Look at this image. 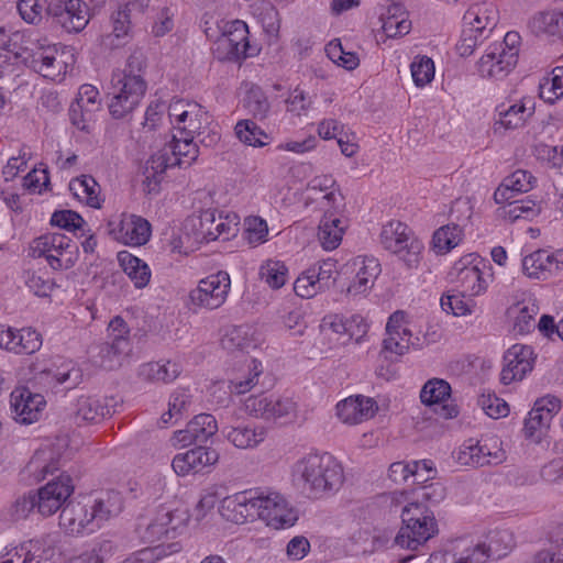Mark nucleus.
<instances>
[{"label":"nucleus","instance_id":"f257e3e1","mask_svg":"<svg viewBox=\"0 0 563 563\" xmlns=\"http://www.w3.org/2000/svg\"><path fill=\"white\" fill-rule=\"evenodd\" d=\"M294 476L314 498L336 492L344 482L343 467L330 453L303 456L294 465Z\"/></svg>","mask_w":563,"mask_h":563},{"label":"nucleus","instance_id":"f03ea898","mask_svg":"<svg viewBox=\"0 0 563 563\" xmlns=\"http://www.w3.org/2000/svg\"><path fill=\"white\" fill-rule=\"evenodd\" d=\"M379 241L386 251L397 255L408 268L419 265L423 243L406 223L389 221L383 225Z\"/></svg>","mask_w":563,"mask_h":563},{"label":"nucleus","instance_id":"7ed1b4c3","mask_svg":"<svg viewBox=\"0 0 563 563\" xmlns=\"http://www.w3.org/2000/svg\"><path fill=\"white\" fill-rule=\"evenodd\" d=\"M519 40L517 32H508L501 43L490 45L477 62L481 77L496 80L506 78L518 63Z\"/></svg>","mask_w":563,"mask_h":563},{"label":"nucleus","instance_id":"20e7f679","mask_svg":"<svg viewBox=\"0 0 563 563\" xmlns=\"http://www.w3.org/2000/svg\"><path fill=\"white\" fill-rule=\"evenodd\" d=\"M147 82L135 77L112 74L108 108L114 119H126L139 107L145 96Z\"/></svg>","mask_w":563,"mask_h":563},{"label":"nucleus","instance_id":"39448f33","mask_svg":"<svg viewBox=\"0 0 563 563\" xmlns=\"http://www.w3.org/2000/svg\"><path fill=\"white\" fill-rule=\"evenodd\" d=\"M147 82L135 77L112 74L108 108L114 119H126L139 107L145 96Z\"/></svg>","mask_w":563,"mask_h":563},{"label":"nucleus","instance_id":"423d86ee","mask_svg":"<svg viewBox=\"0 0 563 563\" xmlns=\"http://www.w3.org/2000/svg\"><path fill=\"white\" fill-rule=\"evenodd\" d=\"M34 256L45 257L53 269H69L77 261L78 246L71 239L60 234H45L34 240Z\"/></svg>","mask_w":563,"mask_h":563},{"label":"nucleus","instance_id":"0eeeda50","mask_svg":"<svg viewBox=\"0 0 563 563\" xmlns=\"http://www.w3.org/2000/svg\"><path fill=\"white\" fill-rule=\"evenodd\" d=\"M168 117L181 135L190 137L201 135L211 123V117L201 104L185 99L169 103Z\"/></svg>","mask_w":563,"mask_h":563},{"label":"nucleus","instance_id":"6e6552de","mask_svg":"<svg viewBox=\"0 0 563 563\" xmlns=\"http://www.w3.org/2000/svg\"><path fill=\"white\" fill-rule=\"evenodd\" d=\"M257 518L274 529L292 527L298 514L288 500L277 492L257 494Z\"/></svg>","mask_w":563,"mask_h":563},{"label":"nucleus","instance_id":"1a4fd4ad","mask_svg":"<svg viewBox=\"0 0 563 563\" xmlns=\"http://www.w3.org/2000/svg\"><path fill=\"white\" fill-rule=\"evenodd\" d=\"M560 410L561 400L555 396L548 395L537 399L525 419V438L540 443L548 435L551 421Z\"/></svg>","mask_w":563,"mask_h":563},{"label":"nucleus","instance_id":"9d476101","mask_svg":"<svg viewBox=\"0 0 563 563\" xmlns=\"http://www.w3.org/2000/svg\"><path fill=\"white\" fill-rule=\"evenodd\" d=\"M231 287L230 275L220 271L201 279L189 294L194 306L209 310L220 308L227 300Z\"/></svg>","mask_w":563,"mask_h":563},{"label":"nucleus","instance_id":"9b49d317","mask_svg":"<svg viewBox=\"0 0 563 563\" xmlns=\"http://www.w3.org/2000/svg\"><path fill=\"white\" fill-rule=\"evenodd\" d=\"M74 492L73 479L67 474H60L56 479L34 492L37 512L44 517L59 510Z\"/></svg>","mask_w":563,"mask_h":563},{"label":"nucleus","instance_id":"f8f14e48","mask_svg":"<svg viewBox=\"0 0 563 563\" xmlns=\"http://www.w3.org/2000/svg\"><path fill=\"white\" fill-rule=\"evenodd\" d=\"M336 262L327 260L318 267H310L302 273L294 284V290L301 298H311L320 291L329 289L334 284Z\"/></svg>","mask_w":563,"mask_h":563},{"label":"nucleus","instance_id":"ddd939ff","mask_svg":"<svg viewBox=\"0 0 563 563\" xmlns=\"http://www.w3.org/2000/svg\"><path fill=\"white\" fill-rule=\"evenodd\" d=\"M48 16L67 32L78 33L89 22V7L82 0H51Z\"/></svg>","mask_w":563,"mask_h":563},{"label":"nucleus","instance_id":"4468645a","mask_svg":"<svg viewBox=\"0 0 563 563\" xmlns=\"http://www.w3.org/2000/svg\"><path fill=\"white\" fill-rule=\"evenodd\" d=\"M108 228L113 239L133 246L145 244L152 233L150 222L135 214H122L119 220L109 221Z\"/></svg>","mask_w":563,"mask_h":563},{"label":"nucleus","instance_id":"2eb2a0df","mask_svg":"<svg viewBox=\"0 0 563 563\" xmlns=\"http://www.w3.org/2000/svg\"><path fill=\"white\" fill-rule=\"evenodd\" d=\"M59 525L73 536L88 534L99 529L87 497L65 504L59 515Z\"/></svg>","mask_w":563,"mask_h":563},{"label":"nucleus","instance_id":"dca6fc26","mask_svg":"<svg viewBox=\"0 0 563 563\" xmlns=\"http://www.w3.org/2000/svg\"><path fill=\"white\" fill-rule=\"evenodd\" d=\"M503 360L500 382L509 385L523 379L533 369L536 354L530 345L514 344L505 352Z\"/></svg>","mask_w":563,"mask_h":563},{"label":"nucleus","instance_id":"f3484780","mask_svg":"<svg viewBox=\"0 0 563 563\" xmlns=\"http://www.w3.org/2000/svg\"><path fill=\"white\" fill-rule=\"evenodd\" d=\"M198 222L197 239L206 242L216 241L219 238L229 240L230 236L235 235L239 223L236 214L223 217L222 212L212 209L203 210L198 218Z\"/></svg>","mask_w":563,"mask_h":563},{"label":"nucleus","instance_id":"a211bd4d","mask_svg":"<svg viewBox=\"0 0 563 563\" xmlns=\"http://www.w3.org/2000/svg\"><path fill=\"white\" fill-rule=\"evenodd\" d=\"M221 516L233 523L243 525L257 518V493L252 490L239 492L221 500Z\"/></svg>","mask_w":563,"mask_h":563},{"label":"nucleus","instance_id":"6ab92c4d","mask_svg":"<svg viewBox=\"0 0 563 563\" xmlns=\"http://www.w3.org/2000/svg\"><path fill=\"white\" fill-rule=\"evenodd\" d=\"M186 520L184 512L161 508L143 530L141 529L142 526H139L140 536L144 542L148 543L159 541L164 537L172 536L174 538L176 531L185 526Z\"/></svg>","mask_w":563,"mask_h":563},{"label":"nucleus","instance_id":"aec40b11","mask_svg":"<svg viewBox=\"0 0 563 563\" xmlns=\"http://www.w3.org/2000/svg\"><path fill=\"white\" fill-rule=\"evenodd\" d=\"M245 410L255 418L276 420L289 417L296 411V402L290 398L267 395L251 396L245 400Z\"/></svg>","mask_w":563,"mask_h":563},{"label":"nucleus","instance_id":"412c9836","mask_svg":"<svg viewBox=\"0 0 563 563\" xmlns=\"http://www.w3.org/2000/svg\"><path fill=\"white\" fill-rule=\"evenodd\" d=\"M461 465L483 467L485 465H497L505 460V452L499 448L497 441L489 446L488 443H481L474 439L465 441L456 456Z\"/></svg>","mask_w":563,"mask_h":563},{"label":"nucleus","instance_id":"4be33fe9","mask_svg":"<svg viewBox=\"0 0 563 563\" xmlns=\"http://www.w3.org/2000/svg\"><path fill=\"white\" fill-rule=\"evenodd\" d=\"M438 532L439 528L434 515H427L426 520L416 519L404 525L394 536V543L399 548L416 551Z\"/></svg>","mask_w":563,"mask_h":563},{"label":"nucleus","instance_id":"5701e85b","mask_svg":"<svg viewBox=\"0 0 563 563\" xmlns=\"http://www.w3.org/2000/svg\"><path fill=\"white\" fill-rule=\"evenodd\" d=\"M219 461V453L211 446L198 445L185 453H178L172 461L174 472L179 476L200 473Z\"/></svg>","mask_w":563,"mask_h":563},{"label":"nucleus","instance_id":"b1692460","mask_svg":"<svg viewBox=\"0 0 563 563\" xmlns=\"http://www.w3.org/2000/svg\"><path fill=\"white\" fill-rule=\"evenodd\" d=\"M14 419L23 424H31L38 420L46 404L41 394L31 391L27 387H16L10 396Z\"/></svg>","mask_w":563,"mask_h":563},{"label":"nucleus","instance_id":"393cba45","mask_svg":"<svg viewBox=\"0 0 563 563\" xmlns=\"http://www.w3.org/2000/svg\"><path fill=\"white\" fill-rule=\"evenodd\" d=\"M536 102L531 97H523L520 100L506 104L501 103L496 107L495 131L499 128L506 130H515L523 126L527 121L534 114Z\"/></svg>","mask_w":563,"mask_h":563},{"label":"nucleus","instance_id":"a878e982","mask_svg":"<svg viewBox=\"0 0 563 563\" xmlns=\"http://www.w3.org/2000/svg\"><path fill=\"white\" fill-rule=\"evenodd\" d=\"M57 49L55 46H41L35 51L24 47L20 64L33 69L45 78L54 79L59 76L64 62L57 60Z\"/></svg>","mask_w":563,"mask_h":563},{"label":"nucleus","instance_id":"bb28decb","mask_svg":"<svg viewBox=\"0 0 563 563\" xmlns=\"http://www.w3.org/2000/svg\"><path fill=\"white\" fill-rule=\"evenodd\" d=\"M218 48L225 52V58L229 60H240L249 56V27L245 22L235 20L231 22L218 40Z\"/></svg>","mask_w":563,"mask_h":563},{"label":"nucleus","instance_id":"cd10ccee","mask_svg":"<svg viewBox=\"0 0 563 563\" xmlns=\"http://www.w3.org/2000/svg\"><path fill=\"white\" fill-rule=\"evenodd\" d=\"M55 554V549L51 542L45 539H30L7 550L3 554L12 563H42L51 560Z\"/></svg>","mask_w":563,"mask_h":563},{"label":"nucleus","instance_id":"c85d7f7f","mask_svg":"<svg viewBox=\"0 0 563 563\" xmlns=\"http://www.w3.org/2000/svg\"><path fill=\"white\" fill-rule=\"evenodd\" d=\"M87 499L99 529L123 510V497L120 492L113 489L90 495Z\"/></svg>","mask_w":563,"mask_h":563},{"label":"nucleus","instance_id":"c756f323","mask_svg":"<svg viewBox=\"0 0 563 563\" xmlns=\"http://www.w3.org/2000/svg\"><path fill=\"white\" fill-rule=\"evenodd\" d=\"M376 410V401L362 395L349 397L336 405L338 417L347 424L361 423L374 417Z\"/></svg>","mask_w":563,"mask_h":563},{"label":"nucleus","instance_id":"7c9ffc66","mask_svg":"<svg viewBox=\"0 0 563 563\" xmlns=\"http://www.w3.org/2000/svg\"><path fill=\"white\" fill-rule=\"evenodd\" d=\"M427 563H485L482 552L472 551L465 540H456L445 549L433 552Z\"/></svg>","mask_w":563,"mask_h":563},{"label":"nucleus","instance_id":"2f4dec72","mask_svg":"<svg viewBox=\"0 0 563 563\" xmlns=\"http://www.w3.org/2000/svg\"><path fill=\"white\" fill-rule=\"evenodd\" d=\"M536 181L537 178L530 172L517 169L498 186L494 192V200L498 205L505 203L514 199L516 195L531 190Z\"/></svg>","mask_w":563,"mask_h":563},{"label":"nucleus","instance_id":"473e14b6","mask_svg":"<svg viewBox=\"0 0 563 563\" xmlns=\"http://www.w3.org/2000/svg\"><path fill=\"white\" fill-rule=\"evenodd\" d=\"M463 25L472 27L479 37L488 38L497 25L496 11L492 5L473 4L464 13Z\"/></svg>","mask_w":563,"mask_h":563},{"label":"nucleus","instance_id":"72a5a7b5","mask_svg":"<svg viewBox=\"0 0 563 563\" xmlns=\"http://www.w3.org/2000/svg\"><path fill=\"white\" fill-rule=\"evenodd\" d=\"M515 545L512 533L508 530H495L487 537V542L471 544L472 551H479L485 558V563L489 559L498 560L507 555Z\"/></svg>","mask_w":563,"mask_h":563},{"label":"nucleus","instance_id":"f704fd0d","mask_svg":"<svg viewBox=\"0 0 563 563\" xmlns=\"http://www.w3.org/2000/svg\"><path fill=\"white\" fill-rule=\"evenodd\" d=\"M454 269L463 296H478L486 290L487 283L476 265L471 266L463 258L455 264Z\"/></svg>","mask_w":563,"mask_h":563},{"label":"nucleus","instance_id":"c9c22d12","mask_svg":"<svg viewBox=\"0 0 563 563\" xmlns=\"http://www.w3.org/2000/svg\"><path fill=\"white\" fill-rule=\"evenodd\" d=\"M47 377H51L57 385H64L66 389H73L82 382V371L79 365L71 360L58 358L51 367L43 371Z\"/></svg>","mask_w":563,"mask_h":563},{"label":"nucleus","instance_id":"e433bc0d","mask_svg":"<svg viewBox=\"0 0 563 563\" xmlns=\"http://www.w3.org/2000/svg\"><path fill=\"white\" fill-rule=\"evenodd\" d=\"M522 269L529 277L547 278L559 269V260L549 251L538 250L522 260Z\"/></svg>","mask_w":563,"mask_h":563},{"label":"nucleus","instance_id":"4c0bfd02","mask_svg":"<svg viewBox=\"0 0 563 563\" xmlns=\"http://www.w3.org/2000/svg\"><path fill=\"white\" fill-rule=\"evenodd\" d=\"M223 435L235 448L251 449L258 445L266 437V430L263 427L238 426L223 428Z\"/></svg>","mask_w":563,"mask_h":563},{"label":"nucleus","instance_id":"58836bf2","mask_svg":"<svg viewBox=\"0 0 563 563\" xmlns=\"http://www.w3.org/2000/svg\"><path fill=\"white\" fill-rule=\"evenodd\" d=\"M58 470V460L49 446L38 449L26 464L24 472L36 482L45 479L46 475Z\"/></svg>","mask_w":563,"mask_h":563},{"label":"nucleus","instance_id":"ea45409f","mask_svg":"<svg viewBox=\"0 0 563 563\" xmlns=\"http://www.w3.org/2000/svg\"><path fill=\"white\" fill-rule=\"evenodd\" d=\"M118 261L123 272L133 282L136 288H144L151 278V271L146 263L128 251L118 253Z\"/></svg>","mask_w":563,"mask_h":563},{"label":"nucleus","instance_id":"a19ab883","mask_svg":"<svg viewBox=\"0 0 563 563\" xmlns=\"http://www.w3.org/2000/svg\"><path fill=\"white\" fill-rule=\"evenodd\" d=\"M341 224V219L328 209L320 221L318 232L319 241L324 250L331 251L340 245L344 232Z\"/></svg>","mask_w":563,"mask_h":563},{"label":"nucleus","instance_id":"79ce46f5","mask_svg":"<svg viewBox=\"0 0 563 563\" xmlns=\"http://www.w3.org/2000/svg\"><path fill=\"white\" fill-rule=\"evenodd\" d=\"M130 12L131 9L124 7L123 9L118 10L112 15L113 30L112 33L107 34L102 38V44L109 48H117L126 43L128 37H130L131 32V21H130Z\"/></svg>","mask_w":563,"mask_h":563},{"label":"nucleus","instance_id":"37998d69","mask_svg":"<svg viewBox=\"0 0 563 563\" xmlns=\"http://www.w3.org/2000/svg\"><path fill=\"white\" fill-rule=\"evenodd\" d=\"M536 34L563 38V12L550 11L536 14L529 22Z\"/></svg>","mask_w":563,"mask_h":563},{"label":"nucleus","instance_id":"c03bdc74","mask_svg":"<svg viewBox=\"0 0 563 563\" xmlns=\"http://www.w3.org/2000/svg\"><path fill=\"white\" fill-rule=\"evenodd\" d=\"M69 190L79 201H85L89 207H101L99 185L93 177L82 175L71 179L69 183Z\"/></svg>","mask_w":563,"mask_h":563},{"label":"nucleus","instance_id":"a18cd8bd","mask_svg":"<svg viewBox=\"0 0 563 563\" xmlns=\"http://www.w3.org/2000/svg\"><path fill=\"white\" fill-rule=\"evenodd\" d=\"M195 137L184 136L177 137L173 135L170 142L166 143V151L170 153L172 157L179 158L177 166H190L199 155V148L194 143Z\"/></svg>","mask_w":563,"mask_h":563},{"label":"nucleus","instance_id":"49530a36","mask_svg":"<svg viewBox=\"0 0 563 563\" xmlns=\"http://www.w3.org/2000/svg\"><path fill=\"white\" fill-rule=\"evenodd\" d=\"M76 418L86 422H98L110 415V408L92 396H80L76 402Z\"/></svg>","mask_w":563,"mask_h":563},{"label":"nucleus","instance_id":"de8ad7c7","mask_svg":"<svg viewBox=\"0 0 563 563\" xmlns=\"http://www.w3.org/2000/svg\"><path fill=\"white\" fill-rule=\"evenodd\" d=\"M411 29V21L406 18L402 4L388 5L386 18L383 19V30L388 37L406 35Z\"/></svg>","mask_w":563,"mask_h":563},{"label":"nucleus","instance_id":"09e8293b","mask_svg":"<svg viewBox=\"0 0 563 563\" xmlns=\"http://www.w3.org/2000/svg\"><path fill=\"white\" fill-rule=\"evenodd\" d=\"M505 203H507V207L503 208L501 214L510 222H515L519 219L531 221L538 217L542 210L541 203L530 199L529 197L521 200H515L514 198Z\"/></svg>","mask_w":563,"mask_h":563},{"label":"nucleus","instance_id":"8fccbe9b","mask_svg":"<svg viewBox=\"0 0 563 563\" xmlns=\"http://www.w3.org/2000/svg\"><path fill=\"white\" fill-rule=\"evenodd\" d=\"M463 238V230L452 223L439 228L432 236V245L437 253L445 254L457 246Z\"/></svg>","mask_w":563,"mask_h":563},{"label":"nucleus","instance_id":"3c124183","mask_svg":"<svg viewBox=\"0 0 563 563\" xmlns=\"http://www.w3.org/2000/svg\"><path fill=\"white\" fill-rule=\"evenodd\" d=\"M537 305L519 302L509 308L508 313L515 318L514 329L520 334L530 333L536 328Z\"/></svg>","mask_w":563,"mask_h":563},{"label":"nucleus","instance_id":"603ef678","mask_svg":"<svg viewBox=\"0 0 563 563\" xmlns=\"http://www.w3.org/2000/svg\"><path fill=\"white\" fill-rule=\"evenodd\" d=\"M242 104L249 114L260 121L267 117L271 109L265 92L261 87L254 85L247 89L242 100Z\"/></svg>","mask_w":563,"mask_h":563},{"label":"nucleus","instance_id":"864d4df0","mask_svg":"<svg viewBox=\"0 0 563 563\" xmlns=\"http://www.w3.org/2000/svg\"><path fill=\"white\" fill-rule=\"evenodd\" d=\"M19 34H11L4 26H0V65L20 64V58L24 51L16 38Z\"/></svg>","mask_w":563,"mask_h":563},{"label":"nucleus","instance_id":"5fc2aeb1","mask_svg":"<svg viewBox=\"0 0 563 563\" xmlns=\"http://www.w3.org/2000/svg\"><path fill=\"white\" fill-rule=\"evenodd\" d=\"M42 345L41 334L31 328L19 331L12 330V342L9 344V351L16 354H32L40 350Z\"/></svg>","mask_w":563,"mask_h":563},{"label":"nucleus","instance_id":"6e6d98bb","mask_svg":"<svg viewBox=\"0 0 563 563\" xmlns=\"http://www.w3.org/2000/svg\"><path fill=\"white\" fill-rule=\"evenodd\" d=\"M224 350L247 351L250 347H255V341L251 328L246 325H238L230 329L221 340Z\"/></svg>","mask_w":563,"mask_h":563},{"label":"nucleus","instance_id":"4d7b16f0","mask_svg":"<svg viewBox=\"0 0 563 563\" xmlns=\"http://www.w3.org/2000/svg\"><path fill=\"white\" fill-rule=\"evenodd\" d=\"M263 374L262 363L252 360L247 365V372L241 376H235L229 380L231 394L244 395L258 384V378Z\"/></svg>","mask_w":563,"mask_h":563},{"label":"nucleus","instance_id":"13d9d810","mask_svg":"<svg viewBox=\"0 0 563 563\" xmlns=\"http://www.w3.org/2000/svg\"><path fill=\"white\" fill-rule=\"evenodd\" d=\"M179 549L178 543H170L166 547L158 545L154 548H145L132 553L124 559L122 563H156L164 556L178 552Z\"/></svg>","mask_w":563,"mask_h":563},{"label":"nucleus","instance_id":"bf43d9fd","mask_svg":"<svg viewBox=\"0 0 563 563\" xmlns=\"http://www.w3.org/2000/svg\"><path fill=\"white\" fill-rule=\"evenodd\" d=\"M179 158L172 157L170 153L166 151V144L157 153L153 154L147 162L146 178H153L155 183L161 181V175L169 167L177 166Z\"/></svg>","mask_w":563,"mask_h":563},{"label":"nucleus","instance_id":"052dcab7","mask_svg":"<svg viewBox=\"0 0 563 563\" xmlns=\"http://www.w3.org/2000/svg\"><path fill=\"white\" fill-rule=\"evenodd\" d=\"M451 386L439 378L428 380L421 389L420 399L426 405L441 404L450 397Z\"/></svg>","mask_w":563,"mask_h":563},{"label":"nucleus","instance_id":"680f3d73","mask_svg":"<svg viewBox=\"0 0 563 563\" xmlns=\"http://www.w3.org/2000/svg\"><path fill=\"white\" fill-rule=\"evenodd\" d=\"M235 134L239 140L251 146L262 147L266 145L263 139H268V135L261 129L254 121L245 119L240 120L235 125Z\"/></svg>","mask_w":563,"mask_h":563},{"label":"nucleus","instance_id":"e2e57ef3","mask_svg":"<svg viewBox=\"0 0 563 563\" xmlns=\"http://www.w3.org/2000/svg\"><path fill=\"white\" fill-rule=\"evenodd\" d=\"M261 278L273 289L283 287L287 280L288 269L280 261H267L260 268Z\"/></svg>","mask_w":563,"mask_h":563},{"label":"nucleus","instance_id":"0e129e2a","mask_svg":"<svg viewBox=\"0 0 563 563\" xmlns=\"http://www.w3.org/2000/svg\"><path fill=\"white\" fill-rule=\"evenodd\" d=\"M49 1L20 0L16 4L20 16L29 24H38L44 13L48 15Z\"/></svg>","mask_w":563,"mask_h":563},{"label":"nucleus","instance_id":"69168bd1","mask_svg":"<svg viewBox=\"0 0 563 563\" xmlns=\"http://www.w3.org/2000/svg\"><path fill=\"white\" fill-rule=\"evenodd\" d=\"M188 424L194 433V439H197V441L201 443L206 442L218 431L217 420L210 413L197 415L188 422Z\"/></svg>","mask_w":563,"mask_h":563},{"label":"nucleus","instance_id":"338daca9","mask_svg":"<svg viewBox=\"0 0 563 563\" xmlns=\"http://www.w3.org/2000/svg\"><path fill=\"white\" fill-rule=\"evenodd\" d=\"M51 224L71 232H85L84 227L87 225L86 221L76 211L73 210L55 211L52 214Z\"/></svg>","mask_w":563,"mask_h":563},{"label":"nucleus","instance_id":"774afa93","mask_svg":"<svg viewBox=\"0 0 563 563\" xmlns=\"http://www.w3.org/2000/svg\"><path fill=\"white\" fill-rule=\"evenodd\" d=\"M146 56L144 52L140 48H135L128 57L124 69L113 71L114 75H121L122 77H135L139 79H144V74L146 71Z\"/></svg>","mask_w":563,"mask_h":563}]
</instances>
